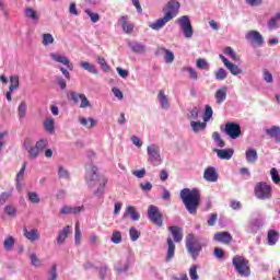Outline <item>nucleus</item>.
<instances>
[{
  "mask_svg": "<svg viewBox=\"0 0 280 280\" xmlns=\"http://www.w3.org/2000/svg\"><path fill=\"white\" fill-rule=\"evenodd\" d=\"M44 128L46 132H48V135H54V132H56V121L54 120V118H46L44 121Z\"/></svg>",
  "mask_w": 280,
  "mask_h": 280,
  "instance_id": "obj_29",
  "label": "nucleus"
},
{
  "mask_svg": "<svg viewBox=\"0 0 280 280\" xmlns=\"http://www.w3.org/2000/svg\"><path fill=\"white\" fill-rule=\"evenodd\" d=\"M68 97L72 100L73 104H79V102H81L80 108H91V102L89 101L85 94L70 92Z\"/></svg>",
  "mask_w": 280,
  "mask_h": 280,
  "instance_id": "obj_12",
  "label": "nucleus"
},
{
  "mask_svg": "<svg viewBox=\"0 0 280 280\" xmlns=\"http://www.w3.org/2000/svg\"><path fill=\"white\" fill-rule=\"evenodd\" d=\"M267 25L269 30H278L280 27V20L277 18V14L270 18Z\"/></svg>",
  "mask_w": 280,
  "mask_h": 280,
  "instance_id": "obj_42",
  "label": "nucleus"
},
{
  "mask_svg": "<svg viewBox=\"0 0 280 280\" xmlns=\"http://www.w3.org/2000/svg\"><path fill=\"white\" fill-rule=\"evenodd\" d=\"M51 60L55 62H59L60 65H65L69 71H73V63L67 58V56L58 54V52H51L50 54Z\"/></svg>",
  "mask_w": 280,
  "mask_h": 280,
  "instance_id": "obj_13",
  "label": "nucleus"
},
{
  "mask_svg": "<svg viewBox=\"0 0 280 280\" xmlns=\"http://www.w3.org/2000/svg\"><path fill=\"white\" fill-rule=\"evenodd\" d=\"M30 202L33 205H38L40 202V197H38V194L35 191H30L27 194Z\"/></svg>",
  "mask_w": 280,
  "mask_h": 280,
  "instance_id": "obj_59",
  "label": "nucleus"
},
{
  "mask_svg": "<svg viewBox=\"0 0 280 280\" xmlns=\"http://www.w3.org/2000/svg\"><path fill=\"white\" fill-rule=\"evenodd\" d=\"M128 215H130V218H131V220H133V222L139 221L141 218V214H139V212H137V210L135 209L133 206L127 207V211L124 213V218H128Z\"/></svg>",
  "mask_w": 280,
  "mask_h": 280,
  "instance_id": "obj_30",
  "label": "nucleus"
},
{
  "mask_svg": "<svg viewBox=\"0 0 280 280\" xmlns=\"http://www.w3.org/2000/svg\"><path fill=\"white\" fill-rule=\"evenodd\" d=\"M229 77V72L224 68H219L217 71H214V78L219 82H224L226 78Z\"/></svg>",
  "mask_w": 280,
  "mask_h": 280,
  "instance_id": "obj_33",
  "label": "nucleus"
},
{
  "mask_svg": "<svg viewBox=\"0 0 280 280\" xmlns=\"http://www.w3.org/2000/svg\"><path fill=\"white\" fill-rule=\"evenodd\" d=\"M30 259H31V266H34V268H40V266H43V261L38 259V256H36V254L31 253Z\"/></svg>",
  "mask_w": 280,
  "mask_h": 280,
  "instance_id": "obj_52",
  "label": "nucleus"
},
{
  "mask_svg": "<svg viewBox=\"0 0 280 280\" xmlns=\"http://www.w3.org/2000/svg\"><path fill=\"white\" fill-rule=\"evenodd\" d=\"M182 71L188 73V78L190 80H194V82L198 81V72L196 71V69L191 67H184Z\"/></svg>",
  "mask_w": 280,
  "mask_h": 280,
  "instance_id": "obj_37",
  "label": "nucleus"
},
{
  "mask_svg": "<svg viewBox=\"0 0 280 280\" xmlns=\"http://www.w3.org/2000/svg\"><path fill=\"white\" fill-rule=\"evenodd\" d=\"M10 86H9V91H16L19 89V84H21V82L19 81V77L16 75H11L10 77Z\"/></svg>",
  "mask_w": 280,
  "mask_h": 280,
  "instance_id": "obj_50",
  "label": "nucleus"
},
{
  "mask_svg": "<svg viewBox=\"0 0 280 280\" xmlns=\"http://www.w3.org/2000/svg\"><path fill=\"white\" fill-rule=\"evenodd\" d=\"M212 139L218 145V148H224V145H226L224 140H222V137L220 136V133H218L217 131L212 133Z\"/></svg>",
  "mask_w": 280,
  "mask_h": 280,
  "instance_id": "obj_53",
  "label": "nucleus"
},
{
  "mask_svg": "<svg viewBox=\"0 0 280 280\" xmlns=\"http://www.w3.org/2000/svg\"><path fill=\"white\" fill-rule=\"evenodd\" d=\"M84 211V206L79 207H71V206H63L60 209L61 215H78Z\"/></svg>",
  "mask_w": 280,
  "mask_h": 280,
  "instance_id": "obj_14",
  "label": "nucleus"
},
{
  "mask_svg": "<svg viewBox=\"0 0 280 280\" xmlns=\"http://www.w3.org/2000/svg\"><path fill=\"white\" fill-rule=\"evenodd\" d=\"M85 14H88V16H90L92 23H97V21H100V14L93 13V11H91V9H85Z\"/></svg>",
  "mask_w": 280,
  "mask_h": 280,
  "instance_id": "obj_63",
  "label": "nucleus"
},
{
  "mask_svg": "<svg viewBox=\"0 0 280 280\" xmlns=\"http://www.w3.org/2000/svg\"><path fill=\"white\" fill-rule=\"evenodd\" d=\"M255 196L256 198H258V200H268V198H270L272 196V188L270 187V185L264 183V182H259L256 184L255 186Z\"/></svg>",
  "mask_w": 280,
  "mask_h": 280,
  "instance_id": "obj_6",
  "label": "nucleus"
},
{
  "mask_svg": "<svg viewBox=\"0 0 280 280\" xmlns=\"http://www.w3.org/2000/svg\"><path fill=\"white\" fill-rule=\"evenodd\" d=\"M147 152L152 165H161V163H163V159H161V147L154 143L149 144L147 147Z\"/></svg>",
  "mask_w": 280,
  "mask_h": 280,
  "instance_id": "obj_7",
  "label": "nucleus"
},
{
  "mask_svg": "<svg viewBox=\"0 0 280 280\" xmlns=\"http://www.w3.org/2000/svg\"><path fill=\"white\" fill-rule=\"evenodd\" d=\"M128 268H130V258H122L114 266L116 272L119 273L128 272Z\"/></svg>",
  "mask_w": 280,
  "mask_h": 280,
  "instance_id": "obj_20",
  "label": "nucleus"
},
{
  "mask_svg": "<svg viewBox=\"0 0 280 280\" xmlns=\"http://www.w3.org/2000/svg\"><path fill=\"white\" fill-rule=\"evenodd\" d=\"M196 67L197 69H201V70H209V61H207V59L203 58H199L196 61Z\"/></svg>",
  "mask_w": 280,
  "mask_h": 280,
  "instance_id": "obj_51",
  "label": "nucleus"
},
{
  "mask_svg": "<svg viewBox=\"0 0 280 280\" xmlns=\"http://www.w3.org/2000/svg\"><path fill=\"white\" fill-rule=\"evenodd\" d=\"M80 67L81 69H83L84 71H88V73H91L92 75H100V69H97L95 65L89 61H81Z\"/></svg>",
  "mask_w": 280,
  "mask_h": 280,
  "instance_id": "obj_22",
  "label": "nucleus"
},
{
  "mask_svg": "<svg viewBox=\"0 0 280 280\" xmlns=\"http://www.w3.org/2000/svg\"><path fill=\"white\" fill-rule=\"evenodd\" d=\"M81 240H82V231L80 230V222H77L74 228V243L77 245H80Z\"/></svg>",
  "mask_w": 280,
  "mask_h": 280,
  "instance_id": "obj_47",
  "label": "nucleus"
},
{
  "mask_svg": "<svg viewBox=\"0 0 280 280\" xmlns=\"http://www.w3.org/2000/svg\"><path fill=\"white\" fill-rule=\"evenodd\" d=\"M247 163H257V151L255 149H249L245 152Z\"/></svg>",
  "mask_w": 280,
  "mask_h": 280,
  "instance_id": "obj_32",
  "label": "nucleus"
},
{
  "mask_svg": "<svg viewBox=\"0 0 280 280\" xmlns=\"http://www.w3.org/2000/svg\"><path fill=\"white\" fill-rule=\"evenodd\" d=\"M23 235L28 242H37V240H40V233L37 229L27 230V228H24Z\"/></svg>",
  "mask_w": 280,
  "mask_h": 280,
  "instance_id": "obj_17",
  "label": "nucleus"
},
{
  "mask_svg": "<svg viewBox=\"0 0 280 280\" xmlns=\"http://www.w3.org/2000/svg\"><path fill=\"white\" fill-rule=\"evenodd\" d=\"M97 65H100L102 71L105 73H108L110 71V66H108V62H106V59L104 57H98L96 59Z\"/></svg>",
  "mask_w": 280,
  "mask_h": 280,
  "instance_id": "obj_44",
  "label": "nucleus"
},
{
  "mask_svg": "<svg viewBox=\"0 0 280 280\" xmlns=\"http://www.w3.org/2000/svg\"><path fill=\"white\" fill-rule=\"evenodd\" d=\"M213 240L215 242H220L221 244H231L233 236H231V233L229 232H219L214 234Z\"/></svg>",
  "mask_w": 280,
  "mask_h": 280,
  "instance_id": "obj_21",
  "label": "nucleus"
},
{
  "mask_svg": "<svg viewBox=\"0 0 280 280\" xmlns=\"http://www.w3.org/2000/svg\"><path fill=\"white\" fill-rule=\"evenodd\" d=\"M180 10V2L177 0H171L166 3L163 12L165 13L164 16L167 18L168 21L176 19L178 16V12Z\"/></svg>",
  "mask_w": 280,
  "mask_h": 280,
  "instance_id": "obj_8",
  "label": "nucleus"
},
{
  "mask_svg": "<svg viewBox=\"0 0 280 280\" xmlns=\"http://www.w3.org/2000/svg\"><path fill=\"white\" fill-rule=\"evenodd\" d=\"M245 40L254 47H261L264 45V36L257 31H248L245 34Z\"/></svg>",
  "mask_w": 280,
  "mask_h": 280,
  "instance_id": "obj_9",
  "label": "nucleus"
},
{
  "mask_svg": "<svg viewBox=\"0 0 280 280\" xmlns=\"http://www.w3.org/2000/svg\"><path fill=\"white\" fill-rule=\"evenodd\" d=\"M128 47L133 54H145V45L137 40L128 42Z\"/></svg>",
  "mask_w": 280,
  "mask_h": 280,
  "instance_id": "obj_23",
  "label": "nucleus"
},
{
  "mask_svg": "<svg viewBox=\"0 0 280 280\" xmlns=\"http://www.w3.org/2000/svg\"><path fill=\"white\" fill-rule=\"evenodd\" d=\"M186 248L189 255L192 257L194 261H196L202 252V243H200L196 235L188 234L186 236Z\"/></svg>",
  "mask_w": 280,
  "mask_h": 280,
  "instance_id": "obj_3",
  "label": "nucleus"
},
{
  "mask_svg": "<svg viewBox=\"0 0 280 280\" xmlns=\"http://www.w3.org/2000/svg\"><path fill=\"white\" fill-rule=\"evenodd\" d=\"M24 14L26 19H31L32 21H38V13L36 12V10L26 7L24 9Z\"/></svg>",
  "mask_w": 280,
  "mask_h": 280,
  "instance_id": "obj_35",
  "label": "nucleus"
},
{
  "mask_svg": "<svg viewBox=\"0 0 280 280\" xmlns=\"http://www.w3.org/2000/svg\"><path fill=\"white\" fill-rule=\"evenodd\" d=\"M110 242L113 244H121V232L119 231H114L112 233Z\"/></svg>",
  "mask_w": 280,
  "mask_h": 280,
  "instance_id": "obj_60",
  "label": "nucleus"
},
{
  "mask_svg": "<svg viewBox=\"0 0 280 280\" xmlns=\"http://www.w3.org/2000/svg\"><path fill=\"white\" fill-rule=\"evenodd\" d=\"M168 249L166 253V257H165V261H172V259H174V254L176 252V245L174 244V241L172 240V237H168L166 240Z\"/></svg>",
  "mask_w": 280,
  "mask_h": 280,
  "instance_id": "obj_26",
  "label": "nucleus"
},
{
  "mask_svg": "<svg viewBox=\"0 0 280 280\" xmlns=\"http://www.w3.org/2000/svg\"><path fill=\"white\" fill-rule=\"evenodd\" d=\"M262 80H264L267 84H272V82H275V78L272 77V73L269 72L268 69H262Z\"/></svg>",
  "mask_w": 280,
  "mask_h": 280,
  "instance_id": "obj_49",
  "label": "nucleus"
},
{
  "mask_svg": "<svg viewBox=\"0 0 280 280\" xmlns=\"http://www.w3.org/2000/svg\"><path fill=\"white\" fill-rule=\"evenodd\" d=\"M175 23L179 25L185 38H191L194 36V27L191 26L189 15L178 18Z\"/></svg>",
  "mask_w": 280,
  "mask_h": 280,
  "instance_id": "obj_5",
  "label": "nucleus"
},
{
  "mask_svg": "<svg viewBox=\"0 0 280 280\" xmlns=\"http://www.w3.org/2000/svg\"><path fill=\"white\" fill-rule=\"evenodd\" d=\"M71 233V226L67 225L61 231H59L57 236V244L58 246H62L65 244L67 237H69V234Z\"/></svg>",
  "mask_w": 280,
  "mask_h": 280,
  "instance_id": "obj_24",
  "label": "nucleus"
},
{
  "mask_svg": "<svg viewBox=\"0 0 280 280\" xmlns=\"http://www.w3.org/2000/svg\"><path fill=\"white\" fill-rule=\"evenodd\" d=\"M119 23L121 24L125 34H131L132 30H135V25L128 22V16L126 15H122L119 19Z\"/></svg>",
  "mask_w": 280,
  "mask_h": 280,
  "instance_id": "obj_27",
  "label": "nucleus"
},
{
  "mask_svg": "<svg viewBox=\"0 0 280 280\" xmlns=\"http://www.w3.org/2000/svg\"><path fill=\"white\" fill-rule=\"evenodd\" d=\"M226 93H229V88L221 86L214 93L215 103L223 104V102H226Z\"/></svg>",
  "mask_w": 280,
  "mask_h": 280,
  "instance_id": "obj_18",
  "label": "nucleus"
},
{
  "mask_svg": "<svg viewBox=\"0 0 280 280\" xmlns=\"http://www.w3.org/2000/svg\"><path fill=\"white\" fill-rule=\"evenodd\" d=\"M232 264L241 277H248L250 275V265L244 256H234Z\"/></svg>",
  "mask_w": 280,
  "mask_h": 280,
  "instance_id": "obj_4",
  "label": "nucleus"
},
{
  "mask_svg": "<svg viewBox=\"0 0 280 280\" xmlns=\"http://www.w3.org/2000/svg\"><path fill=\"white\" fill-rule=\"evenodd\" d=\"M203 178L207 183H218V171L213 166H209L203 172Z\"/></svg>",
  "mask_w": 280,
  "mask_h": 280,
  "instance_id": "obj_15",
  "label": "nucleus"
},
{
  "mask_svg": "<svg viewBox=\"0 0 280 280\" xmlns=\"http://www.w3.org/2000/svg\"><path fill=\"white\" fill-rule=\"evenodd\" d=\"M28 156L30 159H38V154H40V151L37 149V147H31L28 150Z\"/></svg>",
  "mask_w": 280,
  "mask_h": 280,
  "instance_id": "obj_64",
  "label": "nucleus"
},
{
  "mask_svg": "<svg viewBox=\"0 0 280 280\" xmlns=\"http://www.w3.org/2000/svg\"><path fill=\"white\" fill-rule=\"evenodd\" d=\"M26 115H27V103L25 101H22L18 107V117L20 119H25Z\"/></svg>",
  "mask_w": 280,
  "mask_h": 280,
  "instance_id": "obj_34",
  "label": "nucleus"
},
{
  "mask_svg": "<svg viewBox=\"0 0 280 280\" xmlns=\"http://www.w3.org/2000/svg\"><path fill=\"white\" fill-rule=\"evenodd\" d=\"M225 68L230 71L232 75H241V73H243L240 67L233 62L226 65Z\"/></svg>",
  "mask_w": 280,
  "mask_h": 280,
  "instance_id": "obj_43",
  "label": "nucleus"
},
{
  "mask_svg": "<svg viewBox=\"0 0 280 280\" xmlns=\"http://www.w3.org/2000/svg\"><path fill=\"white\" fill-rule=\"evenodd\" d=\"M211 117H213V108L210 105H206L203 121L207 124V121L211 120Z\"/></svg>",
  "mask_w": 280,
  "mask_h": 280,
  "instance_id": "obj_54",
  "label": "nucleus"
},
{
  "mask_svg": "<svg viewBox=\"0 0 280 280\" xmlns=\"http://www.w3.org/2000/svg\"><path fill=\"white\" fill-rule=\"evenodd\" d=\"M279 132H280V127L279 126H272L270 129L266 130V135H268L272 139H276L277 136L279 135Z\"/></svg>",
  "mask_w": 280,
  "mask_h": 280,
  "instance_id": "obj_55",
  "label": "nucleus"
},
{
  "mask_svg": "<svg viewBox=\"0 0 280 280\" xmlns=\"http://www.w3.org/2000/svg\"><path fill=\"white\" fill-rule=\"evenodd\" d=\"M85 183L90 189L97 187V189L94 190V196H102V194H104V184L100 183V173L97 166L93 164L88 165Z\"/></svg>",
  "mask_w": 280,
  "mask_h": 280,
  "instance_id": "obj_2",
  "label": "nucleus"
},
{
  "mask_svg": "<svg viewBox=\"0 0 280 280\" xmlns=\"http://www.w3.org/2000/svg\"><path fill=\"white\" fill-rule=\"evenodd\" d=\"M161 51H164V62H166V65H172L175 58L174 52L167 48H162Z\"/></svg>",
  "mask_w": 280,
  "mask_h": 280,
  "instance_id": "obj_41",
  "label": "nucleus"
},
{
  "mask_svg": "<svg viewBox=\"0 0 280 280\" xmlns=\"http://www.w3.org/2000/svg\"><path fill=\"white\" fill-rule=\"evenodd\" d=\"M190 128L192 130V132L198 133V132H202V130H205L207 128V122L203 121H190Z\"/></svg>",
  "mask_w": 280,
  "mask_h": 280,
  "instance_id": "obj_31",
  "label": "nucleus"
},
{
  "mask_svg": "<svg viewBox=\"0 0 280 280\" xmlns=\"http://www.w3.org/2000/svg\"><path fill=\"white\" fill-rule=\"evenodd\" d=\"M42 44L44 45V47H49V45H54V35H51V33H44L42 35Z\"/></svg>",
  "mask_w": 280,
  "mask_h": 280,
  "instance_id": "obj_38",
  "label": "nucleus"
},
{
  "mask_svg": "<svg viewBox=\"0 0 280 280\" xmlns=\"http://www.w3.org/2000/svg\"><path fill=\"white\" fill-rule=\"evenodd\" d=\"M269 246H275L279 240V235L275 230H270L267 235Z\"/></svg>",
  "mask_w": 280,
  "mask_h": 280,
  "instance_id": "obj_39",
  "label": "nucleus"
},
{
  "mask_svg": "<svg viewBox=\"0 0 280 280\" xmlns=\"http://www.w3.org/2000/svg\"><path fill=\"white\" fill-rule=\"evenodd\" d=\"M224 132L230 139H238L240 135H242V127L237 122H226Z\"/></svg>",
  "mask_w": 280,
  "mask_h": 280,
  "instance_id": "obj_11",
  "label": "nucleus"
},
{
  "mask_svg": "<svg viewBox=\"0 0 280 280\" xmlns=\"http://www.w3.org/2000/svg\"><path fill=\"white\" fill-rule=\"evenodd\" d=\"M189 277H190L191 280L200 279V276H198V265H192L189 268Z\"/></svg>",
  "mask_w": 280,
  "mask_h": 280,
  "instance_id": "obj_58",
  "label": "nucleus"
},
{
  "mask_svg": "<svg viewBox=\"0 0 280 280\" xmlns=\"http://www.w3.org/2000/svg\"><path fill=\"white\" fill-rule=\"evenodd\" d=\"M170 21L165 15L159 20H156L155 22L149 24V27L151 30H154L155 32H159V30H163L164 25H167V23H170Z\"/></svg>",
  "mask_w": 280,
  "mask_h": 280,
  "instance_id": "obj_25",
  "label": "nucleus"
},
{
  "mask_svg": "<svg viewBox=\"0 0 280 280\" xmlns=\"http://www.w3.org/2000/svg\"><path fill=\"white\" fill-rule=\"evenodd\" d=\"M168 231L172 233L174 242H183V229L178 226H170Z\"/></svg>",
  "mask_w": 280,
  "mask_h": 280,
  "instance_id": "obj_28",
  "label": "nucleus"
},
{
  "mask_svg": "<svg viewBox=\"0 0 280 280\" xmlns=\"http://www.w3.org/2000/svg\"><path fill=\"white\" fill-rule=\"evenodd\" d=\"M15 242L16 241L14 240V237L12 236L7 237L3 242L4 250L7 252L12 250V248H14Z\"/></svg>",
  "mask_w": 280,
  "mask_h": 280,
  "instance_id": "obj_46",
  "label": "nucleus"
},
{
  "mask_svg": "<svg viewBox=\"0 0 280 280\" xmlns=\"http://www.w3.org/2000/svg\"><path fill=\"white\" fill-rule=\"evenodd\" d=\"M179 196L188 213L196 215L198 207H200V190L198 188H184L180 190Z\"/></svg>",
  "mask_w": 280,
  "mask_h": 280,
  "instance_id": "obj_1",
  "label": "nucleus"
},
{
  "mask_svg": "<svg viewBox=\"0 0 280 280\" xmlns=\"http://www.w3.org/2000/svg\"><path fill=\"white\" fill-rule=\"evenodd\" d=\"M48 280H58V266L56 264H52L48 271Z\"/></svg>",
  "mask_w": 280,
  "mask_h": 280,
  "instance_id": "obj_48",
  "label": "nucleus"
},
{
  "mask_svg": "<svg viewBox=\"0 0 280 280\" xmlns=\"http://www.w3.org/2000/svg\"><path fill=\"white\" fill-rule=\"evenodd\" d=\"M27 167V164H23L22 168L16 175L15 183H16V189H21V180L25 177V170Z\"/></svg>",
  "mask_w": 280,
  "mask_h": 280,
  "instance_id": "obj_36",
  "label": "nucleus"
},
{
  "mask_svg": "<svg viewBox=\"0 0 280 280\" xmlns=\"http://www.w3.org/2000/svg\"><path fill=\"white\" fill-rule=\"evenodd\" d=\"M129 237H130L131 242H137V240H139V237H141V232H139L136 228H130Z\"/></svg>",
  "mask_w": 280,
  "mask_h": 280,
  "instance_id": "obj_57",
  "label": "nucleus"
},
{
  "mask_svg": "<svg viewBox=\"0 0 280 280\" xmlns=\"http://www.w3.org/2000/svg\"><path fill=\"white\" fill-rule=\"evenodd\" d=\"M200 115V108L198 107H194L192 109H190L187 114V119L189 121H196V119H198V116Z\"/></svg>",
  "mask_w": 280,
  "mask_h": 280,
  "instance_id": "obj_45",
  "label": "nucleus"
},
{
  "mask_svg": "<svg viewBox=\"0 0 280 280\" xmlns=\"http://www.w3.org/2000/svg\"><path fill=\"white\" fill-rule=\"evenodd\" d=\"M48 144H49V140L40 139L36 142L35 147H37L39 152H43Z\"/></svg>",
  "mask_w": 280,
  "mask_h": 280,
  "instance_id": "obj_62",
  "label": "nucleus"
},
{
  "mask_svg": "<svg viewBox=\"0 0 280 280\" xmlns=\"http://www.w3.org/2000/svg\"><path fill=\"white\" fill-rule=\"evenodd\" d=\"M270 176H271V180L276 184L279 185L280 184V176H279V171H277L276 167L270 170Z\"/></svg>",
  "mask_w": 280,
  "mask_h": 280,
  "instance_id": "obj_61",
  "label": "nucleus"
},
{
  "mask_svg": "<svg viewBox=\"0 0 280 280\" xmlns=\"http://www.w3.org/2000/svg\"><path fill=\"white\" fill-rule=\"evenodd\" d=\"M58 176L59 178L63 179V180H69V171L67 168H65V166H59L58 168Z\"/></svg>",
  "mask_w": 280,
  "mask_h": 280,
  "instance_id": "obj_56",
  "label": "nucleus"
},
{
  "mask_svg": "<svg viewBox=\"0 0 280 280\" xmlns=\"http://www.w3.org/2000/svg\"><path fill=\"white\" fill-rule=\"evenodd\" d=\"M213 152H215L217 156L222 161H231L233 154H235L233 149H214Z\"/></svg>",
  "mask_w": 280,
  "mask_h": 280,
  "instance_id": "obj_16",
  "label": "nucleus"
},
{
  "mask_svg": "<svg viewBox=\"0 0 280 280\" xmlns=\"http://www.w3.org/2000/svg\"><path fill=\"white\" fill-rule=\"evenodd\" d=\"M158 100L162 110H170V97L165 95V91L161 90L158 93Z\"/></svg>",
  "mask_w": 280,
  "mask_h": 280,
  "instance_id": "obj_19",
  "label": "nucleus"
},
{
  "mask_svg": "<svg viewBox=\"0 0 280 280\" xmlns=\"http://www.w3.org/2000/svg\"><path fill=\"white\" fill-rule=\"evenodd\" d=\"M148 217L156 226H163V214H161V211L156 206H149Z\"/></svg>",
  "mask_w": 280,
  "mask_h": 280,
  "instance_id": "obj_10",
  "label": "nucleus"
},
{
  "mask_svg": "<svg viewBox=\"0 0 280 280\" xmlns=\"http://www.w3.org/2000/svg\"><path fill=\"white\" fill-rule=\"evenodd\" d=\"M79 121L81 126H84L88 129H91L95 126V119H93L92 117L90 118L81 117L79 118Z\"/></svg>",
  "mask_w": 280,
  "mask_h": 280,
  "instance_id": "obj_40",
  "label": "nucleus"
}]
</instances>
